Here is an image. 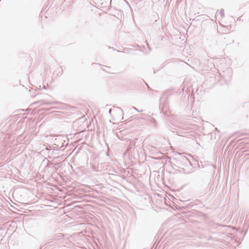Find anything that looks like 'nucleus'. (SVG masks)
<instances>
[{"label": "nucleus", "mask_w": 249, "mask_h": 249, "mask_svg": "<svg viewBox=\"0 0 249 249\" xmlns=\"http://www.w3.org/2000/svg\"><path fill=\"white\" fill-rule=\"evenodd\" d=\"M221 77L223 78L226 82H229L232 75V70L231 68H227L225 71H223L222 73H219Z\"/></svg>", "instance_id": "1"}, {"label": "nucleus", "mask_w": 249, "mask_h": 249, "mask_svg": "<svg viewBox=\"0 0 249 249\" xmlns=\"http://www.w3.org/2000/svg\"><path fill=\"white\" fill-rule=\"evenodd\" d=\"M177 134L179 136H183V137H185L186 136V134L187 133L186 131H181V132H177Z\"/></svg>", "instance_id": "2"}, {"label": "nucleus", "mask_w": 249, "mask_h": 249, "mask_svg": "<svg viewBox=\"0 0 249 249\" xmlns=\"http://www.w3.org/2000/svg\"><path fill=\"white\" fill-rule=\"evenodd\" d=\"M219 14L221 15L222 18H223L224 16V9H221L220 10Z\"/></svg>", "instance_id": "3"}, {"label": "nucleus", "mask_w": 249, "mask_h": 249, "mask_svg": "<svg viewBox=\"0 0 249 249\" xmlns=\"http://www.w3.org/2000/svg\"><path fill=\"white\" fill-rule=\"evenodd\" d=\"M184 162H185L186 163V162H188L190 164H191V162L187 159H183Z\"/></svg>", "instance_id": "4"}, {"label": "nucleus", "mask_w": 249, "mask_h": 249, "mask_svg": "<svg viewBox=\"0 0 249 249\" xmlns=\"http://www.w3.org/2000/svg\"><path fill=\"white\" fill-rule=\"evenodd\" d=\"M133 108L134 109H135L136 110H137L138 112H140V111L137 108H136L135 107H133Z\"/></svg>", "instance_id": "5"}, {"label": "nucleus", "mask_w": 249, "mask_h": 249, "mask_svg": "<svg viewBox=\"0 0 249 249\" xmlns=\"http://www.w3.org/2000/svg\"><path fill=\"white\" fill-rule=\"evenodd\" d=\"M111 109H110L109 110V113L110 114L111 112Z\"/></svg>", "instance_id": "6"}, {"label": "nucleus", "mask_w": 249, "mask_h": 249, "mask_svg": "<svg viewBox=\"0 0 249 249\" xmlns=\"http://www.w3.org/2000/svg\"><path fill=\"white\" fill-rule=\"evenodd\" d=\"M37 103V102H34V103H33V104H36V103Z\"/></svg>", "instance_id": "7"}, {"label": "nucleus", "mask_w": 249, "mask_h": 249, "mask_svg": "<svg viewBox=\"0 0 249 249\" xmlns=\"http://www.w3.org/2000/svg\"><path fill=\"white\" fill-rule=\"evenodd\" d=\"M1 0H0V1H1Z\"/></svg>", "instance_id": "8"}]
</instances>
